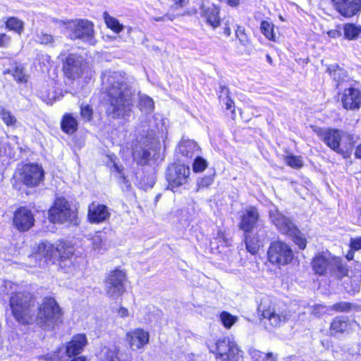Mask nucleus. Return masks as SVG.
Returning a JSON list of instances; mask_svg holds the SVG:
<instances>
[{"label": "nucleus", "mask_w": 361, "mask_h": 361, "mask_svg": "<svg viewBox=\"0 0 361 361\" xmlns=\"http://www.w3.org/2000/svg\"><path fill=\"white\" fill-rule=\"evenodd\" d=\"M293 257V253L288 245L281 241L272 243L268 250V258L271 263L277 265L289 264Z\"/></svg>", "instance_id": "6e6552de"}, {"label": "nucleus", "mask_w": 361, "mask_h": 361, "mask_svg": "<svg viewBox=\"0 0 361 361\" xmlns=\"http://www.w3.org/2000/svg\"><path fill=\"white\" fill-rule=\"evenodd\" d=\"M351 329V324L346 317L340 316L334 319L331 324L330 331L331 334H343Z\"/></svg>", "instance_id": "a878e982"}, {"label": "nucleus", "mask_w": 361, "mask_h": 361, "mask_svg": "<svg viewBox=\"0 0 361 361\" xmlns=\"http://www.w3.org/2000/svg\"><path fill=\"white\" fill-rule=\"evenodd\" d=\"M127 340L132 350L143 348L149 342V333L142 329H136L128 332Z\"/></svg>", "instance_id": "5701e85b"}, {"label": "nucleus", "mask_w": 361, "mask_h": 361, "mask_svg": "<svg viewBox=\"0 0 361 361\" xmlns=\"http://www.w3.org/2000/svg\"><path fill=\"white\" fill-rule=\"evenodd\" d=\"M13 75L14 78L20 82H26L25 74L24 73L22 68L19 67L16 68L13 71Z\"/></svg>", "instance_id": "de8ad7c7"}, {"label": "nucleus", "mask_w": 361, "mask_h": 361, "mask_svg": "<svg viewBox=\"0 0 361 361\" xmlns=\"http://www.w3.org/2000/svg\"><path fill=\"white\" fill-rule=\"evenodd\" d=\"M5 23H23V21L17 19L15 17H11L8 19H7V20Z\"/></svg>", "instance_id": "680f3d73"}, {"label": "nucleus", "mask_w": 361, "mask_h": 361, "mask_svg": "<svg viewBox=\"0 0 361 361\" xmlns=\"http://www.w3.org/2000/svg\"><path fill=\"white\" fill-rule=\"evenodd\" d=\"M214 181V175L205 176L197 182V190L208 188Z\"/></svg>", "instance_id": "c03bdc74"}, {"label": "nucleus", "mask_w": 361, "mask_h": 361, "mask_svg": "<svg viewBox=\"0 0 361 361\" xmlns=\"http://www.w3.org/2000/svg\"><path fill=\"white\" fill-rule=\"evenodd\" d=\"M110 213L106 206L92 202L88 208L87 217L90 223L99 224L109 219Z\"/></svg>", "instance_id": "4be33fe9"}, {"label": "nucleus", "mask_w": 361, "mask_h": 361, "mask_svg": "<svg viewBox=\"0 0 361 361\" xmlns=\"http://www.w3.org/2000/svg\"><path fill=\"white\" fill-rule=\"evenodd\" d=\"M138 106L141 111L149 114L154 110V101L146 94L140 95Z\"/></svg>", "instance_id": "7c9ffc66"}, {"label": "nucleus", "mask_w": 361, "mask_h": 361, "mask_svg": "<svg viewBox=\"0 0 361 361\" xmlns=\"http://www.w3.org/2000/svg\"><path fill=\"white\" fill-rule=\"evenodd\" d=\"M327 71L333 79L337 81L338 83H340L346 77L345 71L341 68L338 64L330 66Z\"/></svg>", "instance_id": "473e14b6"}, {"label": "nucleus", "mask_w": 361, "mask_h": 361, "mask_svg": "<svg viewBox=\"0 0 361 361\" xmlns=\"http://www.w3.org/2000/svg\"><path fill=\"white\" fill-rule=\"evenodd\" d=\"M341 102L345 109H358L361 105V92L354 87L345 89L341 97Z\"/></svg>", "instance_id": "412c9836"}, {"label": "nucleus", "mask_w": 361, "mask_h": 361, "mask_svg": "<svg viewBox=\"0 0 361 361\" xmlns=\"http://www.w3.org/2000/svg\"><path fill=\"white\" fill-rule=\"evenodd\" d=\"M343 30L348 39H355L361 35V27L356 24H343Z\"/></svg>", "instance_id": "c756f323"}, {"label": "nucleus", "mask_w": 361, "mask_h": 361, "mask_svg": "<svg viewBox=\"0 0 361 361\" xmlns=\"http://www.w3.org/2000/svg\"><path fill=\"white\" fill-rule=\"evenodd\" d=\"M250 355L252 359L256 361H276V357L271 353L264 354L258 350L251 349Z\"/></svg>", "instance_id": "72a5a7b5"}, {"label": "nucleus", "mask_w": 361, "mask_h": 361, "mask_svg": "<svg viewBox=\"0 0 361 361\" xmlns=\"http://www.w3.org/2000/svg\"><path fill=\"white\" fill-rule=\"evenodd\" d=\"M87 68L85 59L81 56L75 54H71L66 57L63 66L66 76L72 80L81 78L87 71Z\"/></svg>", "instance_id": "1a4fd4ad"}, {"label": "nucleus", "mask_w": 361, "mask_h": 361, "mask_svg": "<svg viewBox=\"0 0 361 361\" xmlns=\"http://www.w3.org/2000/svg\"><path fill=\"white\" fill-rule=\"evenodd\" d=\"M225 33L227 35H230V30H229V28H225Z\"/></svg>", "instance_id": "774afa93"}, {"label": "nucleus", "mask_w": 361, "mask_h": 361, "mask_svg": "<svg viewBox=\"0 0 361 361\" xmlns=\"http://www.w3.org/2000/svg\"><path fill=\"white\" fill-rule=\"evenodd\" d=\"M106 28L113 31L115 34L119 33L123 28V24H105Z\"/></svg>", "instance_id": "603ef678"}, {"label": "nucleus", "mask_w": 361, "mask_h": 361, "mask_svg": "<svg viewBox=\"0 0 361 361\" xmlns=\"http://www.w3.org/2000/svg\"><path fill=\"white\" fill-rule=\"evenodd\" d=\"M261 30L267 39L275 40L274 24H261Z\"/></svg>", "instance_id": "a19ab883"}, {"label": "nucleus", "mask_w": 361, "mask_h": 361, "mask_svg": "<svg viewBox=\"0 0 361 361\" xmlns=\"http://www.w3.org/2000/svg\"><path fill=\"white\" fill-rule=\"evenodd\" d=\"M6 27L9 30H14L20 34L23 30V24H6Z\"/></svg>", "instance_id": "5fc2aeb1"}, {"label": "nucleus", "mask_w": 361, "mask_h": 361, "mask_svg": "<svg viewBox=\"0 0 361 361\" xmlns=\"http://www.w3.org/2000/svg\"><path fill=\"white\" fill-rule=\"evenodd\" d=\"M49 219L53 223L63 224L69 222L78 224L77 213L72 209L69 202L63 197H58L54 205L49 212Z\"/></svg>", "instance_id": "39448f33"}, {"label": "nucleus", "mask_w": 361, "mask_h": 361, "mask_svg": "<svg viewBox=\"0 0 361 361\" xmlns=\"http://www.w3.org/2000/svg\"><path fill=\"white\" fill-rule=\"evenodd\" d=\"M104 23H118V21L117 20H116L115 18L111 17L106 12L104 13Z\"/></svg>", "instance_id": "bf43d9fd"}, {"label": "nucleus", "mask_w": 361, "mask_h": 361, "mask_svg": "<svg viewBox=\"0 0 361 361\" xmlns=\"http://www.w3.org/2000/svg\"><path fill=\"white\" fill-rule=\"evenodd\" d=\"M54 360H56V359H59V360H61V361H68V359H66V360H63V355H61V356L60 355V357H61V358H59V357H56V353H54Z\"/></svg>", "instance_id": "69168bd1"}, {"label": "nucleus", "mask_w": 361, "mask_h": 361, "mask_svg": "<svg viewBox=\"0 0 361 361\" xmlns=\"http://www.w3.org/2000/svg\"><path fill=\"white\" fill-rule=\"evenodd\" d=\"M246 248L251 254H256L259 247L263 246L267 238L266 231L264 227H260L256 233H244Z\"/></svg>", "instance_id": "f3484780"}, {"label": "nucleus", "mask_w": 361, "mask_h": 361, "mask_svg": "<svg viewBox=\"0 0 361 361\" xmlns=\"http://www.w3.org/2000/svg\"><path fill=\"white\" fill-rule=\"evenodd\" d=\"M118 314L122 317H126L128 314V311L127 309L124 307H121L120 310H118Z\"/></svg>", "instance_id": "052dcab7"}, {"label": "nucleus", "mask_w": 361, "mask_h": 361, "mask_svg": "<svg viewBox=\"0 0 361 361\" xmlns=\"http://www.w3.org/2000/svg\"><path fill=\"white\" fill-rule=\"evenodd\" d=\"M350 246L352 250H360L361 249V236L355 238H351L350 243Z\"/></svg>", "instance_id": "8fccbe9b"}, {"label": "nucleus", "mask_w": 361, "mask_h": 361, "mask_svg": "<svg viewBox=\"0 0 361 361\" xmlns=\"http://www.w3.org/2000/svg\"><path fill=\"white\" fill-rule=\"evenodd\" d=\"M9 305L14 318L23 324L33 323V314L36 312L35 300L26 291L12 293Z\"/></svg>", "instance_id": "7ed1b4c3"}, {"label": "nucleus", "mask_w": 361, "mask_h": 361, "mask_svg": "<svg viewBox=\"0 0 361 361\" xmlns=\"http://www.w3.org/2000/svg\"><path fill=\"white\" fill-rule=\"evenodd\" d=\"M239 1L240 0H226L227 3L232 6H237L239 4Z\"/></svg>", "instance_id": "0e129e2a"}, {"label": "nucleus", "mask_w": 361, "mask_h": 361, "mask_svg": "<svg viewBox=\"0 0 361 361\" xmlns=\"http://www.w3.org/2000/svg\"><path fill=\"white\" fill-rule=\"evenodd\" d=\"M70 35L72 39H82L90 44H94L93 24H75Z\"/></svg>", "instance_id": "b1692460"}, {"label": "nucleus", "mask_w": 361, "mask_h": 361, "mask_svg": "<svg viewBox=\"0 0 361 361\" xmlns=\"http://www.w3.org/2000/svg\"><path fill=\"white\" fill-rule=\"evenodd\" d=\"M257 309L262 318L267 319L273 327L279 326L286 322V316L276 313L269 300L262 301Z\"/></svg>", "instance_id": "2eb2a0df"}, {"label": "nucleus", "mask_w": 361, "mask_h": 361, "mask_svg": "<svg viewBox=\"0 0 361 361\" xmlns=\"http://www.w3.org/2000/svg\"><path fill=\"white\" fill-rule=\"evenodd\" d=\"M135 160L140 165H145L148 163L151 159V152L145 148L136 149L133 153Z\"/></svg>", "instance_id": "2f4dec72"}, {"label": "nucleus", "mask_w": 361, "mask_h": 361, "mask_svg": "<svg viewBox=\"0 0 361 361\" xmlns=\"http://www.w3.org/2000/svg\"><path fill=\"white\" fill-rule=\"evenodd\" d=\"M353 305L348 302H339L333 305L329 309L338 312H348L352 309Z\"/></svg>", "instance_id": "4c0bfd02"}, {"label": "nucleus", "mask_w": 361, "mask_h": 361, "mask_svg": "<svg viewBox=\"0 0 361 361\" xmlns=\"http://www.w3.org/2000/svg\"><path fill=\"white\" fill-rule=\"evenodd\" d=\"M204 13L207 18V23H219V9L218 7L215 6H209L204 11Z\"/></svg>", "instance_id": "f704fd0d"}, {"label": "nucleus", "mask_w": 361, "mask_h": 361, "mask_svg": "<svg viewBox=\"0 0 361 361\" xmlns=\"http://www.w3.org/2000/svg\"><path fill=\"white\" fill-rule=\"evenodd\" d=\"M355 154L356 157L361 159V144L358 145L357 147L356 148Z\"/></svg>", "instance_id": "e2e57ef3"}, {"label": "nucleus", "mask_w": 361, "mask_h": 361, "mask_svg": "<svg viewBox=\"0 0 361 361\" xmlns=\"http://www.w3.org/2000/svg\"><path fill=\"white\" fill-rule=\"evenodd\" d=\"M97 359L98 361H130L127 355L114 345L102 347L97 354Z\"/></svg>", "instance_id": "aec40b11"}, {"label": "nucleus", "mask_w": 361, "mask_h": 361, "mask_svg": "<svg viewBox=\"0 0 361 361\" xmlns=\"http://www.w3.org/2000/svg\"><path fill=\"white\" fill-rule=\"evenodd\" d=\"M220 90H221L219 92V95L220 102L224 100V99H222L221 95H223L224 97H230L229 96V90L226 86H221Z\"/></svg>", "instance_id": "4d7b16f0"}, {"label": "nucleus", "mask_w": 361, "mask_h": 361, "mask_svg": "<svg viewBox=\"0 0 361 361\" xmlns=\"http://www.w3.org/2000/svg\"><path fill=\"white\" fill-rule=\"evenodd\" d=\"M221 97H222V99H224V100L220 102L226 106V109L231 110L232 111H233V110H232V108L234 106V102L231 99V97H224L223 95H221Z\"/></svg>", "instance_id": "864d4df0"}, {"label": "nucleus", "mask_w": 361, "mask_h": 361, "mask_svg": "<svg viewBox=\"0 0 361 361\" xmlns=\"http://www.w3.org/2000/svg\"><path fill=\"white\" fill-rule=\"evenodd\" d=\"M285 161L292 168L299 169L302 166V161L300 157L289 155L286 157Z\"/></svg>", "instance_id": "58836bf2"}, {"label": "nucleus", "mask_w": 361, "mask_h": 361, "mask_svg": "<svg viewBox=\"0 0 361 361\" xmlns=\"http://www.w3.org/2000/svg\"><path fill=\"white\" fill-rule=\"evenodd\" d=\"M269 217L271 222L276 226L279 231L286 235L295 234L297 232V226L292 220L277 209L269 212Z\"/></svg>", "instance_id": "dca6fc26"}, {"label": "nucleus", "mask_w": 361, "mask_h": 361, "mask_svg": "<svg viewBox=\"0 0 361 361\" xmlns=\"http://www.w3.org/2000/svg\"><path fill=\"white\" fill-rule=\"evenodd\" d=\"M74 248L67 243L59 241L56 245L49 242L39 244L37 251L29 256L30 266L43 267L48 261H59V267L65 272H72L75 269L73 259Z\"/></svg>", "instance_id": "f03ea898"}, {"label": "nucleus", "mask_w": 361, "mask_h": 361, "mask_svg": "<svg viewBox=\"0 0 361 361\" xmlns=\"http://www.w3.org/2000/svg\"><path fill=\"white\" fill-rule=\"evenodd\" d=\"M312 264L316 274L324 275L331 266L330 255L323 252L316 255L312 260Z\"/></svg>", "instance_id": "393cba45"}, {"label": "nucleus", "mask_w": 361, "mask_h": 361, "mask_svg": "<svg viewBox=\"0 0 361 361\" xmlns=\"http://www.w3.org/2000/svg\"><path fill=\"white\" fill-rule=\"evenodd\" d=\"M192 166L195 172H202L207 168V162L202 157H197L195 158Z\"/></svg>", "instance_id": "79ce46f5"}, {"label": "nucleus", "mask_w": 361, "mask_h": 361, "mask_svg": "<svg viewBox=\"0 0 361 361\" xmlns=\"http://www.w3.org/2000/svg\"><path fill=\"white\" fill-rule=\"evenodd\" d=\"M36 308L37 313L33 314V323H36L44 330H52L62 322L61 309L53 298H44L42 302Z\"/></svg>", "instance_id": "20e7f679"}, {"label": "nucleus", "mask_w": 361, "mask_h": 361, "mask_svg": "<svg viewBox=\"0 0 361 361\" xmlns=\"http://www.w3.org/2000/svg\"><path fill=\"white\" fill-rule=\"evenodd\" d=\"M104 89L107 96L106 113L114 118H126L131 114L133 108V96L130 82L119 72L104 74Z\"/></svg>", "instance_id": "f257e3e1"}, {"label": "nucleus", "mask_w": 361, "mask_h": 361, "mask_svg": "<svg viewBox=\"0 0 361 361\" xmlns=\"http://www.w3.org/2000/svg\"><path fill=\"white\" fill-rule=\"evenodd\" d=\"M38 39L41 44H47L53 41V37L51 35L42 32L38 35Z\"/></svg>", "instance_id": "09e8293b"}, {"label": "nucleus", "mask_w": 361, "mask_h": 361, "mask_svg": "<svg viewBox=\"0 0 361 361\" xmlns=\"http://www.w3.org/2000/svg\"><path fill=\"white\" fill-rule=\"evenodd\" d=\"M92 109L89 105L81 106L80 115L85 121H90L92 117Z\"/></svg>", "instance_id": "a18cd8bd"}, {"label": "nucleus", "mask_w": 361, "mask_h": 361, "mask_svg": "<svg viewBox=\"0 0 361 361\" xmlns=\"http://www.w3.org/2000/svg\"><path fill=\"white\" fill-rule=\"evenodd\" d=\"M34 215L31 210L25 207H20L16 211L13 224L19 231H28L34 225Z\"/></svg>", "instance_id": "a211bd4d"}, {"label": "nucleus", "mask_w": 361, "mask_h": 361, "mask_svg": "<svg viewBox=\"0 0 361 361\" xmlns=\"http://www.w3.org/2000/svg\"><path fill=\"white\" fill-rule=\"evenodd\" d=\"M87 344V339L85 334H77L66 344L65 348L59 349L56 356L61 358V354L66 353V357L69 358L80 354Z\"/></svg>", "instance_id": "4468645a"}, {"label": "nucleus", "mask_w": 361, "mask_h": 361, "mask_svg": "<svg viewBox=\"0 0 361 361\" xmlns=\"http://www.w3.org/2000/svg\"><path fill=\"white\" fill-rule=\"evenodd\" d=\"M10 37L5 34H0V47H5L8 45Z\"/></svg>", "instance_id": "6e6d98bb"}, {"label": "nucleus", "mask_w": 361, "mask_h": 361, "mask_svg": "<svg viewBox=\"0 0 361 361\" xmlns=\"http://www.w3.org/2000/svg\"><path fill=\"white\" fill-rule=\"evenodd\" d=\"M190 173V168L185 164H172L169 165L166 171L168 188L173 190L174 188L185 184Z\"/></svg>", "instance_id": "0eeeda50"}, {"label": "nucleus", "mask_w": 361, "mask_h": 361, "mask_svg": "<svg viewBox=\"0 0 361 361\" xmlns=\"http://www.w3.org/2000/svg\"><path fill=\"white\" fill-rule=\"evenodd\" d=\"M328 310L329 309L323 305H315L312 307L311 314L315 317H319Z\"/></svg>", "instance_id": "49530a36"}, {"label": "nucleus", "mask_w": 361, "mask_h": 361, "mask_svg": "<svg viewBox=\"0 0 361 361\" xmlns=\"http://www.w3.org/2000/svg\"><path fill=\"white\" fill-rule=\"evenodd\" d=\"M126 276L124 271L116 269L111 271L105 283V289L108 295L112 298H117L125 292V281Z\"/></svg>", "instance_id": "9d476101"}, {"label": "nucleus", "mask_w": 361, "mask_h": 361, "mask_svg": "<svg viewBox=\"0 0 361 361\" xmlns=\"http://www.w3.org/2000/svg\"><path fill=\"white\" fill-rule=\"evenodd\" d=\"M78 123L77 119L71 114L63 115L61 126L62 130L67 134H73L78 130Z\"/></svg>", "instance_id": "cd10ccee"}, {"label": "nucleus", "mask_w": 361, "mask_h": 361, "mask_svg": "<svg viewBox=\"0 0 361 361\" xmlns=\"http://www.w3.org/2000/svg\"><path fill=\"white\" fill-rule=\"evenodd\" d=\"M338 12L345 18H350L361 10V0H332Z\"/></svg>", "instance_id": "6ab92c4d"}, {"label": "nucleus", "mask_w": 361, "mask_h": 361, "mask_svg": "<svg viewBox=\"0 0 361 361\" xmlns=\"http://www.w3.org/2000/svg\"><path fill=\"white\" fill-rule=\"evenodd\" d=\"M260 227L263 226L260 224L258 210L253 207L245 209L240 216V229L247 233L255 232V230L257 231Z\"/></svg>", "instance_id": "ddd939ff"}, {"label": "nucleus", "mask_w": 361, "mask_h": 361, "mask_svg": "<svg viewBox=\"0 0 361 361\" xmlns=\"http://www.w3.org/2000/svg\"><path fill=\"white\" fill-rule=\"evenodd\" d=\"M235 34L241 44L245 47L247 54H250L252 51V48L245 28L241 25H238L235 30Z\"/></svg>", "instance_id": "c85d7f7f"}, {"label": "nucleus", "mask_w": 361, "mask_h": 361, "mask_svg": "<svg viewBox=\"0 0 361 361\" xmlns=\"http://www.w3.org/2000/svg\"><path fill=\"white\" fill-rule=\"evenodd\" d=\"M338 28L341 29L340 27H338ZM327 33H328L329 37H333V38H336V37H339V36L341 35V30H338V29H336V30H331Z\"/></svg>", "instance_id": "13d9d810"}, {"label": "nucleus", "mask_w": 361, "mask_h": 361, "mask_svg": "<svg viewBox=\"0 0 361 361\" xmlns=\"http://www.w3.org/2000/svg\"><path fill=\"white\" fill-rule=\"evenodd\" d=\"M0 118L8 126H13L16 123V117L3 106H0Z\"/></svg>", "instance_id": "c9c22d12"}, {"label": "nucleus", "mask_w": 361, "mask_h": 361, "mask_svg": "<svg viewBox=\"0 0 361 361\" xmlns=\"http://www.w3.org/2000/svg\"><path fill=\"white\" fill-rule=\"evenodd\" d=\"M210 352L215 354L216 361H238L239 349L228 337L218 339Z\"/></svg>", "instance_id": "423d86ee"}, {"label": "nucleus", "mask_w": 361, "mask_h": 361, "mask_svg": "<svg viewBox=\"0 0 361 361\" xmlns=\"http://www.w3.org/2000/svg\"><path fill=\"white\" fill-rule=\"evenodd\" d=\"M293 238L294 243L302 250L305 249L306 247V239L302 236L300 231L297 228V232L295 234H289Z\"/></svg>", "instance_id": "ea45409f"}, {"label": "nucleus", "mask_w": 361, "mask_h": 361, "mask_svg": "<svg viewBox=\"0 0 361 361\" xmlns=\"http://www.w3.org/2000/svg\"><path fill=\"white\" fill-rule=\"evenodd\" d=\"M336 271L337 276L339 278H342L343 276L347 275L348 270L345 266L341 264H336Z\"/></svg>", "instance_id": "3c124183"}, {"label": "nucleus", "mask_w": 361, "mask_h": 361, "mask_svg": "<svg viewBox=\"0 0 361 361\" xmlns=\"http://www.w3.org/2000/svg\"><path fill=\"white\" fill-rule=\"evenodd\" d=\"M44 172L38 164H25L20 173L21 181L27 186L35 187L44 180Z\"/></svg>", "instance_id": "f8f14e48"}, {"label": "nucleus", "mask_w": 361, "mask_h": 361, "mask_svg": "<svg viewBox=\"0 0 361 361\" xmlns=\"http://www.w3.org/2000/svg\"><path fill=\"white\" fill-rule=\"evenodd\" d=\"M266 58H267V61L270 64H271V63H272V59H271V57L269 54H267Z\"/></svg>", "instance_id": "338daca9"}, {"label": "nucleus", "mask_w": 361, "mask_h": 361, "mask_svg": "<svg viewBox=\"0 0 361 361\" xmlns=\"http://www.w3.org/2000/svg\"><path fill=\"white\" fill-rule=\"evenodd\" d=\"M220 319L226 328L230 329L238 321V317L227 312H223L220 314Z\"/></svg>", "instance_id": "e433bc0d"}, {"label": "nucleus", "mask_w": 361, "mask_h": 361, "mask_svg": "<svg viewBox=\"0 0 361 361\" xmlns=\"http://www.w3.org/2000/svg\"><path fill=\"white\" fill-rule=\"evenodd\" d=\"M91 245L93 250L101 252L104 250L103 248L102 239L100 235H95L91 238Z\"/></svg>", "instance_id": "37998d69"}, {"label": "nucleus", "mask_w": 361, "mask_h": 361, "mask_svg": "<svg viewBox=\"0 0 361 361\" xmlns=\"http://www.w3.org/2000/svg\"><path fill=\"white\" fill-rule=\"evenodd\" d=\"M199 151V147L193 140H182L177 148V152L185 157H192Z\"/></svg>", "instance_id": "bb28decb"}, {"label": "nucleus", "mask_w": 361, "mask_h": 361, "mask_svg": "<svg viewBox=\"0 0 361 361\" xmlns=\"http://www.w3.org/2000/svg\"><path fill=\"white\" fill-rule=\"evenodd\" d=\"M317 133L329 147L338 154L344 153V150L341 147L342 136H345L349 140L352 139L350 135L337 129L319 128Z\"/></svg>", "instance_id": "9b49d317"}]
</instances>
